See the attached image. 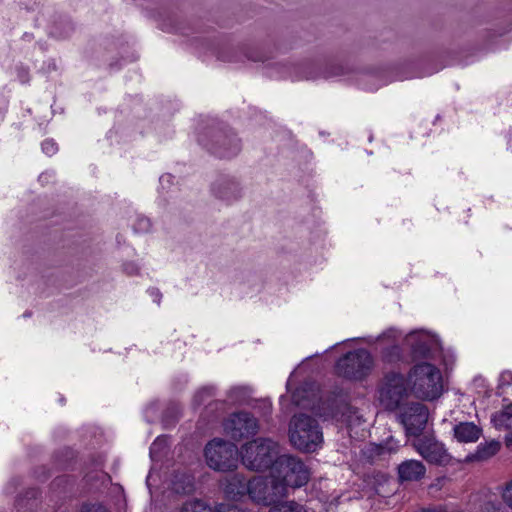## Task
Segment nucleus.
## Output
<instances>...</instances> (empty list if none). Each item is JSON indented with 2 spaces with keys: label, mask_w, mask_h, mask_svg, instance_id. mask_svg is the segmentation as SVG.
<instances>
[{
  "label": "nucleus",
  "mask_w": 512,
  "mask_h": 512,
  "mask_svg": "<svg viewBox=\"0 0 512 512\" xmlns=\"http://www.w3.org/2000/svg\"><path fill=\"white\" fill-rule=\"evenodd\" d=\"M410 392L422 400H434L443 392L442 374L429 362L415 364L407 375Z\"/></svg>",
  "instance_id": "f257e3e1"
},
{
  "label": "nucleus",
  "mask_w": 512,
  "mask_h": 512,
  "mask_svg": "<svg viewBox=\"0 0 512 512\" xmlns=\"http://www.w3.org/2000/svg\"><path fill=\"white\" fill-rule=\"evenodd\" d=\"M271 476L287 495L288 488H299L306 485L310 479V471L298 458L290 455H281L271 467Z\"/></svg>",
  "instance_id": "f03ea898"
},
{
  "label": "nucleus",
  "mask_w": 512,
  "mask_h": 512,
  "mask_svg": "<svg viewBox=\"0 0 512 512\" xmlns=\"http://www.w3.org/2000/svg\"><path fill=\"white\" fill-rule=\"evenodd\" d=\"M289 438L294 447L306 452H314L323 440L317 421L305 414L295 415L291 419Z\"/></svg>",
  "instance_id": "7ed1b4c3"
},
{
  "label": "nucleus",
  "mask_w": 512,
  "mask_h": 512,
  "mask_svg": "<svg viewBox=\"0 0 512 512\" xmlns=\"http://www.w3.org/2000/svg\"><path fill=\"white\" fill-rule=\"evenodd\" d=\"M242 463L254 471L271 468L279 456L278 444L269 438H258L246 443L241 451Z\"/></svg>",
  "instance_id": "20e7f679"
},
{
  "label": "nucleus",
  "mask_w": 512,
  "mask_h": 512,
  "mask_svg": "<svg viewBox=\"0 0 512 512\" xmlns=\"http://www.w3.org/2000/svg\"><path fill=\"white\" fill-rule=\"evenodd\" d=\"M374 366L372 355L366 349H356L341 357L335 366L339 376L349 380H362Z\"/></svg>",
  "instance_id": "39448f33"
},
{
  "label": "nucleus",
  "mask_w": 512,
  "mask_h": 512,
  "mask_svg": "<svg viewBox=\"0 0 512 512\" xmlns=\"http://www.w3.org/2000/svg\"><path fill=\"white\" fill-rule=\"evenodd\" d=\"M205 458L208 466L217 471H231L238 464V448L235 444L213 439L205 447Z\"/></svg>",
  "instance_id": "423d86ee"
},
{
  "label": "nucleus",
  "mask_w": 512,
  "mask_h": 512,
  "mask_svg": "<svg viewBox=\"0 0 512 512\" xmlns=\"http://www.w3.org/2000/svg\"><path fill=\"white\" fill-rule=\"evenodd\" d=\"M409 393L411 392L407 379L400 373H389L379 389V401L385 409L393 411L407 399Z\"/></svg>",
  "instance_id": "0eeeda50"
},
{
  "label": "nucleus",
  "mask_w": 512,
  "mask_h": 512,
  "mask_svg": "<svg viewBox=\"0 0 512 512\" xmlns=\"http://www.w3.org/2000/svg\"><path fill=\"white\" fill-rule=\"evenodd\" d=\"M285 496L283 486L273 479L271 473L267 477L256 476L249 480V498L257 504L278 505Z\"/></svg>",
  "instance_id": "6e6552de"
},
{
  "label": "nucleus",
  "mask_w": 512,
  "mask_h": 512,
  "mask_svg": "<svg viewBox=\"0 0 512 512\" xmlns=\"http://www.w3.org/2000/svg\"><path fill=\"white\" fill-rule=\"evenodd\" d=\"M225 433L232 439L239 441L253 436L258 431L257 419L248 412L231 414L223 423Z\"/></svg>",
  "instance_id": "1a4fd4ad"
},
{
  "label": "nucleus",
  "mask_w": 512,
  "mask_h": 512,
  "mask_svg": "<svg viewBox=\"0 0 512 512\" xmlns=\"http://www.w3.org/2000/svg\"><path fill=\"white\" fill-rule=\"evenodd\" d=\"M429 417L428 408L421 403L415 402L407 405L399 414L407 435L419 436L425 429Z\"/></svg>",
  "instance_id": "9d476101"
},
{
  "label": "nucleus",
  "mask_w": 512,
  "mask_h": 512,
  "mask_svg": "<svg viewBox=\"0 0 512 512\" xmlns=\"http://www.w3.org/2000/svg\"><path fill=\"white\" fill-rule=\"evenodd\" d=\"M406 340L411 345L414 360L428 359L438 349V340L429 333L413 332L407 336Z\"/></svg>",
  "instance_id": "9b49d317"
},
{
  "label": "nucleus",
  "mask_w": 512,
  "mask_h": 512,
  "mask_svg": "<svg viewBox=\"0 0 512 512\" xmlns=\"http://www.w3.org/2000/svg\"><path fill=\"white\" fill-rule=\"evenodd\" d=\"M413 446L430 463L442 464L448 461V454L443 444L432 437L419 438Z\"/></svg>",
  "instance_id": "f8f14e48"
},
{
  "label": "nucleus",
  "mask_w": 512,
  "mask_h": 512,
  "mask_svg": "<svg viewBox=\"0 0 512 512\" xmlns=\"http://www.w3.org/2000/svg\"><path fill=\"white\" fill-rule=\"evenodd\" d=\"M425 472V466L418 460H406L398 466L401 481H417L425 475Z\"/></svg>",
  "instance_id": "ddd939ff"
},
{
  "label": "nucleus",
  "mask_w": 512,
  "mask_h": 512,
  "mask_svg": "<svg viewBox=\"0 0 512 512\" xmlns=\"http://www.w3.org/2000/svg\"><path fill=\"white\" fill-rule=\"evenodd\" d=\"M224 490L230 499L240 500L245 495L249 496V481L246 482L245 478L241 475H233L227 479Z\"/></svg>",
  "instance_id": "4468645a"
},
{
  "label": "nucleus",
  "mask_w": 512,
  "mask_h": 512,
  "mask_svg": "<svg viewBox=\"0 0 512 512\" xmlns=\"http://www.w3.org/2000/svg\"><path fill=\"white\" fill-rule=\"evenodd\" d=\"M453 430L454 437L459 442H476L481 436V429L473 422H460Z\"/></svg>",
  "instance_id": "2eb2a0df"
},
{
  "label": "nucleus",
  "mask_w": 512,
  "mask_h": 512,
  "mask_svg": "<svg viewBox=\"0 0 512 512\" xmlns=\"http://www.w3.org/2000/svg\"><path fill=\"white\" fill-rule=\"evenodd\" d=\"M500 443L498 441L492 440L487 443H483L478 445L473 458L478 461L487 460L498 453L500 450Z\"/></svg>",
  "instance_id": "dca6fc26"
},
{
  "label": "nucleus",
  "mask_w": 512,
  "mask_h": 512,
  "mask_svg": "<svg viewBox=\"0 0 512 512\" xmlns=\"http://www.w3.org/2000/svg\"><path fill=\"white\" fill-rule=\"evenodd\" d=\"M491 420L497 429L512 428V404L493 414Z\"/></svg>",
  "instance_id": "f3484780"
},
{
  "label": "nucleus",
  "mask_w": 512,
  "mask_h": 512,
  "mask_svg": "<svg viewBox=\"0 0 512 512\" xmlns=\"http://www.w3.org/2000/svg\"><path fill=\"white\" fill-rule=\"evenodd\" d=\"M178 512H213V508L202 500L193 499L183 503Z\"/></svg>",
  "instance_id": "a211bd4d"
},
{
  "label": "nucleus",
  "mask_w": 512,
  "mask_h": 512,
  "mask_svg": "<svg viewBox=\"0 0 512 512\" xmlns=\"http://www.w3.org/2000/svg\"><path fill=\"white\" fill-rule=\"evenodd\" d=\"M502 503L512 510V476L497 487Z\"/></svg>",
  "instance_id": "6ab92c4d"
},
{
  "label": "nucleus",
  "mask_w": 512,
  "mask_h": 512,
  "mask_svg": "<svg viewBox=\"0 0 512 512\" xmlns=\"http://www.w3.org/2000/svg\"><path fill=\"white\" fill-rule=\"evenodd\" d=\"M269 512H307L306 509L295 501H286L274 505Z\"/></svg>",
  "instance_id": "aec40b11"
},
{
  "label": "nucleus",
  "mask_w": 512,
  "mask_h": 512,
  "mask_svg": "<svg viewBox=\"0 0 512 512\" xmlns=\"http://www.w3.org/2000/svg\"><path fill=\"white\" fill-rule=\"evenodd\" d=\"M229 147L222 149H217L214 151L219 157H231L236 155L240 151V142L236 138H231L228 141Z\"/></svg>",
  "instance_id": "412c9836"
},
{
  "label": "nucleus",
  "mask_w": 512,
  "mask_h": 512,
  "mask_svg": "<svg viewBox=\"0 0 512 512\" xmlns=\"http://www.w3.org/2000/svg\"><path fill=\"white\" fill-rule=\"evenodd\" d=\"M215 395V388L212 386H206L199 389L194 395V404L201 405L206 399L211 398Z\"/></svg>",
  "instance_id": "4be33fe9"
},
{
  "label": "nucleus",
  "mask_w": 512,
  "mask_h": 512,
  "mask_svg": "<svg viewBox=\"0 0 512 512\" xmlns=\"http://www.w3.org/2000/svg\"><path fill=\"white\" fill-rule=\"evenodd\" d=\"M476 512H506V510L500 502L490 499L482 502Z\"/></svg>",
  "instance_id": "5701e85b"
},
{
  "label": "nucleus",
  "mask_w": 512,
  "mask_h": 512,
  "mask_svg": "<svg viewBox=\"0 0 512 512\" xmlns=\"http://www.w3.org/2000/svg\"><path fill=\"white\" fill-rule=\"evenodd\" d=\"M382 357L388 363L397 362L401 359V348L398 345H392L383 351Z\"/></svg>",
  "instance_id": "b1692460"
},
{
  "label": "nucleus",
  "mask_w": 512,
  "mask_h": 512,
  "mask_svg": "<svg viewBox=\"0 0 512 512\" xmlns=\"http://www.w3.org/2000/svg\"><path fill=\"white\" fill-rule=\"evenodd\" d=\"M399 447V444L397 441H395L392 437L387 440V442L384 445H375L373 447V451L377 455H382L384 453H392L396 452Z\"/></svg>",
  "instance_id": "393cba45"
},
{
  "label": "nucleus",
  "mask_w": 512,
  "mask_h": 512,
  "mask_svg": "<svg viewBox=\"0 0 512 512\" xmlns=\"http://www.w3.org/2000/svg\"><path fill=\"white\" fill-rule=\"evenodd\" d=\"M79 512H109V510L101 504H85Z\"/></svg>",
  "instance_id": "a878e982"
},
{
  "label": "nucleus",
  "mask_w": 512,
  "mask_h": 512,
  "mask_svg": "<svg viewBox=\"0 0 512 512\" xmlns=\"http://www.w3.org/2000/svg\"><path fill=\"white\" fill-rule=\"evenodd\" d=\"M57 149V144L53 140L48 139L42 143V150L49 156L55 154Z\"/></svg>",
  "instance_id": "bb28decb"
},
{
  "label": "nucleus",
  "mask_w": 512,
  "mask_h": 512,
  "mask_svg": "<svg viewBox=\"0 0 512 512\" xmlns=\"http://www.w3.org/2000/svg\"><path fill=\"white\" fill-rule=\"evenodd\" d=\"M399 337H400V333H399L396 329H394V328H390V329H387L386 331H384V332L379 336V339H380V340L389 339V340L395 341V340H397Z\"/></svg>",
  "instance_id": "cd10ccee"
},
{
  "label": "nucleus",
  "mask_w": 512,
  "mask_h": 512,
  "mask_svg": "<svg viewBox=\"0 0 512 512\" xmlns=\"http://www.w3.org/2000/svg\"><path fill=\"white\" fill-rule=\"evenodd\" d=\"M213 512H244L240 508L233 505L219 504L213 509Z\"/></svg>",
  "instance_id": "c85d7f7f"
},
{
  "label": "nucleus",
  "mask_w": 512,
  "mask_h": 512,
  "mask_svg": "<svg viewBox=\"0 0 512 512\" xmlns=\"http://www.w3.org/2000/svg\"><path fill=\"white\" fill-rule=\"evenodd\" d=\"M124 270L128 275H135L139 269L134 263H127L124 265Z\"/></svg>",
  "instance_id": "c756f323"
},
{
  "label": "nucleus",
  "mask_w": 512,
  "mask_h": 512,
  "mask_svg": "<svg viewBox=\"0 0 512 512\" xmlns=\"http://www.w3.org/2000/svg\"><path fill=\"white\" fill-rule=\"evenodd\" d=\"M149 292H150V295L154 298L155 302H157V304H159L160 299H161V293L159 292V290L152 288L149 290Z\"/></svg>",
  "instance_id": "7c9ffc66"
},
{
  "label": "nucleus",
  "mask_w": 512,
  "mask_h": 512,
  "mask_svg": "<svg viewBox=\"0 0 512 512\" xmlns=\"http://www.w3.org/2000/svg\"><path fill=\"white\" fill-rule=\"evenodd\" d=\"M424 512H459V511H448L445 508L439 507V508L427 510Z\"/></svg>",
  "instance_id": "2f4dec72"
},
{
  "label": "nucleus",
  "mask_w": 512,
  "mask_h": 512,
  "mask_svg": "<svg viewBox=\"0 0 512 512\" xmlns=\"http://www.w3.org/2000/svg\"><path fill=\"white\" fill-rule=\"evenodd\" d=\"M506 445L512 448V432L506 436Z\"/></svg>",
  "instance_id": "473e14b6"
},
{
  "label": "nucleus",
  "mask_w": 512,
  "mask_h": 512,
  "mask_svg": "<svg viewBox=\"0 0 512 512\" xmlns=\"http://www.w3.org/2000/svg\"><path fill=\"white\" fill-rule=\"evenodd\" d=\"M246 56H247L249 59L253 60V61H260V60H262V58H261V57H259V56H254V55H251V54H246Z\"/></svg>",
  "instance_id": "72a5a7b5"
},
{
  "label": "nucleus",
  "mask_w": 512,
  "mask_h": 512,
  "mask_svg": "<svg viewBox=\"0 0 512 512\" xmlns=\"http://www.w3.org/2000/svg\"><path fill=\"white\" fill-rule=\"evenodd\" d=\"M159 443H160V440H159V439H157V440L153 443V445H152V449H154L156 446H158V444H159Z\"/></svg>",
  "instance_id": "f704fd0d"
},
{
  "label": "nucleus",
  "mask_w": 512,
  "mask_h": 512,
  "mask_svg": "<svg viewBox=\"0 0 512 512\" xmlns=\"http://www.w3.org/2000/svg\"><path fill=\"white\" fill-rule=\"evenodd\" d=\"M220 197H221V198H225V199H229V197H227L224 193H221V194H220Z\"/></svg>",
  "instance_id": "c9c22d12"
},
{
  "label": "nucleus",
  "mask_w": 512,
  "mask_h": 512,
  "mask_svg": "<svg viewBox=\"0 0 512 512\" xmlns=\"http://www.w3.org/2000/svg\"><path fill=\"white\" fill-rule=\"evenodd\" d=\"M140 222L148 225V220L142 219Z\"/></svg>",
  "instance_id": "e433bc0d"
}]
</instances>
